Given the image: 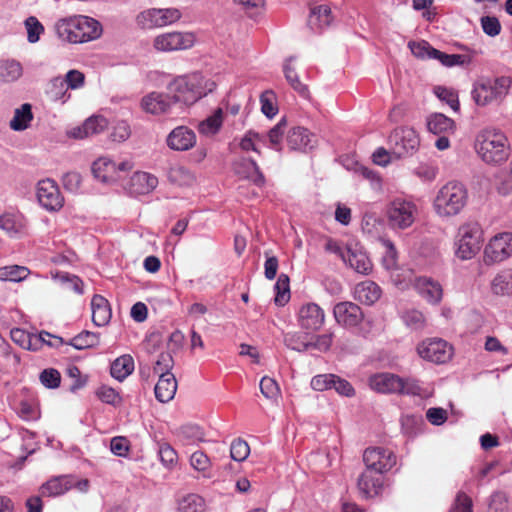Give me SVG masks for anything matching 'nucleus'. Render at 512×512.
<instances>
[{"label": "nucleus", "mask_w": 512, "mask_h": 512, "mask_svg": "<svg viewBox=\"0 0 512 512\" xmlns=\"http://www.w3.org/2000/svg\"><path fill=\"white\" fill-rule=\"evenodd\" d=\"M55 30L60 39L77 44L99 38L102 25L92 17L77 15L57 21Z\"/></svg>", "instance_id": "1"}, {"label": "nucleus", "mask_w": 512, "mask_h": 512, "mask_svg": "<svg viewBox=\"0 0 512 512\" xmlns=\"http://www.w3.org/2000/svg\"><path fill=\"white\" fill-rule=\"evenodd\" d=\"M476 151L488 164H499L509 157L508 139L503 132L496 129L483 130L476 139Z\"/></svg>", "instance_id": "2"}, {"label": "nucleus", "mask_w": 512, "mask_h": 512, "mask_svg": "<svg viewBox=\"0 0 512 512\" xmlns=\"http://www.w3.org/2000/svg\"><path fill=\"white\" fill-rule=\"evenodd\" d=\"M467 199L466 187L460 182L451 181L439 189L433 201V207L440 217H451L462 211Z\"/></svg>", "instance_id": "3"}, {"label": "nucleus", "mask_w": 512, "mask_h": 512, "mask_svg": "<svg viewBox=\"0 0 512 512\" xmlns=\"http://www.w3.org/2000/svg\"><path fill=\"white\" fill-rule=\"evenodd\" d=\"M511 86L509 77H480L473 84L471 96L477 106L485 107L494 102L500 103Z\"/></svg>", "instance_id": "4"}, {"label": "nucleus", "mask_w": 512, "mask_h": 512, "mask_svg": "<svg viewBox=\"0 0 512 512\" xmlns=\"http://www.w3.org/2000/svg\"><path fill=\"white\" fill-rule=\"evenodd\" d=\"M167 90L176 109L192 105L206 94L200 85V77L196 74L176 78L169 83Z\"/></svg>", "instance_id": "5"}, {"label": "nucleus", "mask_w": 512, "mask_h": 512, "mask_svg": "<svg viewBox=\"0 0 512 512\" xmlns=\"http://www.w3.org/2000/svg\"><path fill=\"white\" fill-rule=\"evenodd\" d=\"M418 214L417 205L409 199L397 197L387 206L388 225L393 230H405L415 221Z\"/></svg>", "instance_id": "6"}, {"label": "nucleus", "mask_w": 512, "mask_h": 512, "mask_svg": "<svg viewBox=\"0 0 512 512\" xmlns=\"http://www.w3.org/2000/svg\"><path fill=\"white\" fill-rule=\"evenodd\" d=\"M388 144L394 158L402 159L416 153L420 145V139L413 128L399 127L389 135Z\"/></svg>", "instance_id": "7"}, {"label": "nucleus", "mask_w": 512, "mask_h": 512, "mask_svg": "<svg viewBox=\"0 0 512 512\" xmlns=\"http://www.w3.org/2000/svg\"><path fill=\"white\" fill-rule=\"evenodd\" d=\"M482 229L478 223H466L458 230L456 256L462 260L473 258L481 248Z\"/></svg>", "instance_id": "8"}, {"label": "nucleus", "mask_w": 512, "mask_h": 512, "mask_svg": "<svg viewBox=\"0 0 512 512\" xmlns=\"http://www.w3.org/2000/svg\"><path fill=\"white\" fill-rule=\"evenodd\" d=\"M133 168L129 160L121 161L118 164L108 157H100L92 164L93 176L103 183H113L121 179Z\"/></svg>", "instance_id": "9"}, {"label": "nucleus", "mask_w": 512, "mask_h": 512, "mask_svg": "<svg viewBox=\"0 0 512 512\" xmlns=\"http://www.w3.org/2000/svg\"><path fill=\"white\" fill-rule=\"evenodd\" d=\"M182 13L177 8H151L137 15V24L143 29L160 28L177 22Z\"/></svg>", "instance_id": "10"}, {"label": "nucleus", "mask_w": 512, "mask_h": 512, "mask_svg": "<svg viewBox=\"0 0 512 512\" xmlns=\"http://www.w3.org/2000/svg\"><path fill=\"white\" fill-rule=\"evenodd\" d=\"M195 35L191 32L172 31L157 35L153 47L159 52H174L193 47Z\"/></svg>", "instance_id": "11"}, {"label": "nucleus", "mask_w": 512, "mask_h": 512, "mask_svg": "<svg viewBox=\"0 0 512 512\" xmlns=\"http://www.w3.org/2000/svg\"><path fill=\"white\" fill-rule=\"evenodd\" d=\"M366 470H372L375 474L382 475L396 464L395 454L383 447L367 448L363 454Z\"/></svg>", "instance_id": "12"}, {"label": "nucleus", "mask_w": 512, "mask_h": 512, "mask_svg": "<svg viewBox=\"0 0 512 512\" xmlns=\"http://www.w3.org/2000/svg\"><path fill=\"white\" fill-rule=\"evenodd\" d=\"M417 352L424 360L441 364L447 362L452 356V347L443 339L432 338L422 341Z\"/></svg>", "instance_id": "13"}, {"label": "nucleus", "mask_w": 512, "mask_h": 512, "mask_svg": "<svg viewBox=\"0 0 512 512\" xmlns=\"http://www.w3.org/2000/svg\"><path fill=\"white\" fill-rule=\"evenodd\" d=\"M36 196L39 204L47 211H58L63 206V197L54 180L44 179L39 181Z\"/></svg>", "instance_id": "14"}, {"label": "nucleus", "mask_w": 512, "mask_h": 512, "mask_svg": "<svg viewBox=\"0 0 512 512\" xmlns=\"http://www.w3.org/2000/svg\"><path fill=\"white\" fill-rule=\"evenodd\" d=\"M512 254V234L501 233L486 245L484 257L487 263L501 262Z\"/></svg>", "instance_id": "15"}, {"label": "nucleus", "mask_w": 512, "mask_h": 512, "mask_svg": "<svg viewBox=\"0 0 512 512\" xmlns=\"http://www.w3.org/2000/svg\"><path fill=\"white\" fill-rule=\"evenodd\" d=\"M197 136L188 126H177L166 137V145L173 151H188L196 144Z\"/></svg>", "instance_id": "16"}, {"label": "nucleus", "mask_w": 512, "mask_h": 512, "mask_svg": "<svg viewBox=\"0 0 512 512\" xmlns=\"http://www.w3.org/2000/svg\"><path fill=\"white\" fill-rule=\"evenodd\" d=\"M141 107L144 111L147 113H151L154 115L159 114H173L177 113L175 110H177L172 103V98L168 93H158V92H152L141 100Z\"/></svg>", "instance_id": "17"}, {"label": "nucleus", "mask_w": 512, "mask_h": 512, "mask_svg": "<svg viewBox=\"0 0 512 512\" xmlns=\"http://www.w3.org/2000/svg\"><path fill=\"white\" fill-rule=\"evenodd\" d=\"M333 314L336 322L345 327H355L363 320L361 308L353 302H339L334 306Z\"/></svg>", "instance_id": "18"}, {"label": "nucleus", "mask_w": 512, "mask_h": 512, "mask_svg": "<svg viewBox=\"0 0 512 512\" xmlns=\"http://www.w3.org/2000/svg\"><path fill=\"white\" fill-rule=\"evenodd\" d=\"M286 141L291 150L307 152L317 145L318 139L308 129L297 126L288 131Z\"/></svg>", "instance_id": "19"}, {"label": "nucleus", "mask_w": 512, "mask_h": 512, "mask_svg": "<svg viewBox=\"0 0 512 512\" xmlns=\"http://www.w3.org/2000/svg\"><path fill=\"white\" fill-rule=\"evenodd\" d=\"M325 315L320 306L315 303L303 305L298 313L299 325L306 330H318L324 323Z\"/></svg>", "instance_id": "20"}, {"label": "nucleus", "mask_w": 512, "mask_h": 512, "mask_svg": "<svg viewBox=\"0 0 512 512\" xmlns=\"http://www.w3.org/2000/svg\"><path fill=\"white\" fill-rule=\"evenodd\" d=\"M368 382L372 390L383 394L397 393L402 387V377L388 372L374 374Z\"/></svg>", "instance_id": "21"}, {"label": "nucleus", "mask_w": 512, "mask_h": 512, "mask_svg": "<svg viewBox=\"0 0 512 512\" xmlns=\"http://www.w3.org/2000/svg\"><path fill=\"white\" fill-rule=\"evenodd\" d=\"M10 336L12 341L21 348L30 351H37L42 347V343L45 341L44 336H51V334L47 331H41L36 335L21 328H13L10 331Z\"/></svg>", "instance_id": "22"}, {"label": "nucleus", "mask_w": 512, "mask_h": 512, "mask_svg": "<svg viewBox=\"0 0 512 512\" xmlns=\"http://www.w3.org/2000/svg\"><path fill=\"white\" fill-rule=\"evenodd\" d=\"M415 287L423 299L430 304H438L442 300L443 289L438 281L429 277L416 279Z\"/></svg>", "instance_id": "23"}, {"label": "nucleus", "mask_w": 512, "mask_h": 512, "mask_svg": "<svg viewBox=\"0 0 512 512\" xmlns=\"http://www.w3.org/2000/svg\"><path fill=\"white\" fill-rule=\"evenodd\" d=\"M158 185V178L150 173L138 171L135 172L129 183L130 193L135 195H145L153 191Z\"/></svg>", "instance_id": "24"}, {"label": "nucleus", "mask_w": 512, "mask_h": 512, "mask_svg": "<svg viewBox=\"0 0 512 512\" xmlns=\"http://www.w3.org/2000/svg\"><path fill=\"white\" fill-rule=\"evenodd\" d=\"M382 485V475L375 474L372 470H365L358 479V488L366 498L378 495Z\"/></svg>", "instance_id": "25"}, {"label": "nucleus", "mask_w": 512, "mask_h": 512, "mask_svg": "<svg viewBox=\"0 0 512 512\" xmlns=\"http://www.w3.org/2000/svg\"><path fill=\"white\" fill-rule=\"evenodd\" d=\"M177 390V381L173 373L160 375L155 385V397L159 402L167 403L172 400Z\"/></svg>", "instance_id": "26"}, {"label": "nucleus", "mask_w": 512, "mask_h": 512, "mask_svg": "<svg viewBox=\"0 0 512 512\" xmlns=\"http://www.w3.org/2000/svg\"><path fill=\"white\" fill-rule=\"evenodd\" d=\"M332 20L331 9L327 5H319L311 9L308 26L314 32H321L330 26Z\"/></svg>", "instance_id": "27"}, {"label": "nucleus", "mask_w": 512, "mask_h": 512, "mask_svg": "<svg viewBox=\"0 0 512 512\" xmlns=\"http://www.w3.org/2000/svg\"><path fill=\"white\" fill-rule=\"evenodd\" d=\"M381 288L371 280L363 281L355 287V298L366 305H373L381 296Z\"/></svg>", "instance_id": "28"}, {"label": "nucleus", "mask_w": 512, "mask_h": 512, "mask_svg": "<svg viewBox=\"0 0 512 512\" xmlns=\"http://www.w3.org/2000/svg\"><path fill=\"white\" fill-rule=\"evenodd\" d=\"M92 321L96 326H104L111 319V308L108 301L101 295H94L91 300Z\"/></svg>", "instance_id": "29"}, {"label": "nucleus", "mask_w": 512, "mask_h": 512, "mask_svg": "<svg viewBox=\"0 0 512 512\" xmlns=\"http://www.w3.org/2000/svg\"><path fill=\"white\" fill-rule=\"evenodd\" d=\"M427 128L435 135H450L455 130V122L442 113H433L427 118Z\"/></svg>", "instance_id": "30"}, {"label": "nucleus", "mask_w": 512, "mask_h": 512, "mask_svg": "<svg viewBox=\"0 0 512 512\" xmlns=\"http://www.w3.org/2000/svg\"><path fill=\"white\" fill-rule=\"evenodd\" d=\"M238 174L250 180L256 187L262 188L265 185V177L254 159H243L236 170Z\"/></svg>", "instance_id": "31"}, {"label": "nucleus", "mask_w": 512, "mask_h": 512, "mask_svg": "<svg viewBox=\"0 0 512 512\" xmlns=\"http://www.w3.org/2000/svg\"><path fill=\"white\" fill-rule=\"evenodd\" d=\"M134 371V360L130 355H122L115 359L110 367L113 378L123 381Z\"/></svg>", "instance_id": "32"}, {"label": "nucleus", "mask_w": 512, "mask_h": 512, "mask_svg": "<svg viewBox=\"0 0 512 512\" xmlns=\"http://www.w3.org/2000/svg\"><path fill=\"white\" fill-rule=\"evenodd\" d=\"M33 119L32 107L25 103L15 110L14 117L10 121V128L14 131H23Z\"/></svg>", "instance_id": "33"}, {"label": "nucleus", "mask_w": 512, "mask_h": 512, "mask_svg": "<svg viewBox=\"0 0 512 512\" xmlns=\"http://www.w3.org/2000/svg\"><path fill=\"white\" fill-rule=\"evenodd\" d=\"M491 291L496 296L512 294V274L508 271L498 273L491 282Z\"/></svg>", "instance_id": "34"}, {"label": "nucleus", "mask_w": 512, "mask_h": 512, "mask_svg": "<svg viewBox=\"0 0 512 512\" xmlns=\"http://www.w3.org/2000/svg\"><path fill=\"white\" fill-rule=\"evenodd\" d=\"M67 86L62 77H54L51 79L46 88V94L52 101H61L62 103L70 97L67 93Z\"/></svg>", "instance_id": "35"}, {"label": "nucleus", "mask_w": 512, "mask_h": 512, "mask_svg": "<svg viewBox=\"0 0 512 512\" xmlns=\"http://www.w3.org/2000/svg\"><path fill=\"white\" fill-rule=\"evenodd\" d=\"M347 262L351 268L360 274H368L372 269L371 261L363 252L348 249Z\"/></svg>", "instance_id": "36"}, {"label": "nucleus", "mask_w": 512, "mask_h": 512, "mask_svg": "<svg viewBox=\"0 0 512 512\" xmlns=\"http://www.w3.org/2000/svg\"><path fill=\"white\" fill-rule=\"evenodd\" d=\"M72 484L65 477L51 479L44 483L40 490L42 496H58L71 488Z\"/></svg>", "instance_id": "37"}, {"label": "nucleus", "mask_w": 512, "mask_h": 512, "mask_svg": "<svg viewBox=\"0 0 512 512\" xmlns=\"http://www.w3.org/2000/svg\"><path fill=\"white\" fill-rule=\"evenodd\" d=\"M223 123V110L217 108L212 115L201 121L198 125L199 132L204 135L216 134Z\"/></svg>", "instance_id": "38"}, {"label": "nucleus", "mask_w": 512, "mask_h": 512, "mask_svg": "<svg viewBox=\"0 0 512 512\" xmlns=\"http://www.w3.org/2000/svg\"><path fill=\"white\" fill-rule=\"evenodd\" d=\"M77 350L93 348L99 344V334L84 330L66 342Z\"/></svg>", "instance_id": "39"}, {"label": "nucleus", "mask_w": 512, "mask_h": 512, "mask_svg": "<svg viewBox=\"0 0 512 512\" xmlns=\"http://www.w3.org/2000/svg\"><path fill=\"white\" fill-rule=\"evenodd\" d=\"M168 179L178 186H190L194 183L195 177L192 172L184 166H174L168 171Z\"/></svg>", "instance_id": "40"}, {"label": "nucleus", "mask_w": 512, "mask_h": 512, "mask_svg": "<svg viewBox=\"0 0 512 512\" xmlns=\"http://www.w3.org/2000/svg\"><path fill=\"white\" fill-rule=\"evenodd\" d=\"M293 59L294 57L291 56L284 63L283 71L285 78L296 92L303 97H307L309 93L307 86L300 81L295 69L290 65Z\"/></svg>", "instance_id": "41"}, {"label": "nucleus", "mask_w": 512, "mask_h": 512, "mask_svg": "<svg viewBox=\"0 0 512 512\" xmlns=\"http://www.w3.org/2000/svg\"><path fill=\"white\" fill-rule=\"evenodd\" d=\"M179 512H204L205 501L198 494H187L178 503Z\"/></svg>", "instance_id": "42"}, {"label": "nucleus", "mask_w": 512, "mask_h": 512, "mask_svg": "<svg viewBox=\"0 0 512 512\" xmlns=\"http://www.w3.org/2000/svg\"><path fill=\"white\" fill-rule=\"evenodd\" d=\"M276 291L275 304L284 306L290 299V280L288 275L281 273L274 285Z\"/></svg>", "instance_id": "43"}, {"label": "nucleus", "mask_w": 512, "mask_h": 512, "mask_svg": "<svg viewBox=\"0 0 512 512\" xmlns=\"http://www.w3.org/2000/svg\"><path fill=\"white\" fill-rule=\"evenodd\" d=\"M22 75V66L16 60L0 61V78L4 82H13Z\"/></svg>", "instance_id": "44"}, {"label": "nucleus", "mask_w": 512, "mask_h": 512, "mask_svg": "<svg viewBox=\"0 0 512 512\" xmlns=\"http://www.w3.org/2000/svg\"><path fill=\"white\" fill-rule=\"evenodd\" d=\"M30 270L25 266L10 265L0 268V280L20 282L27 278Z\"/></svg>", "instance_id": "45"}, {"label": "nucleus", "mask_w": 512, "mask_h": 512, "mask_svg": "<svg viewBox=\"0 0 512 512\" xmlns=\"http://www.w3.org/2000/svg\"><path fill=\"white\" fill-rule=\"evenodd\" d=\"M432 57L446 67L463 66L470 63V58L466 55L446 54L437 49L432 50Z\"/></svg>", "instance_id": "46"}, {"label": "nucleus", "mask_w": 512, "mask_h": 512, "mask_svg": "<svg viewBox=\"0 0 512 512\" xmlns=\"http://www.w3.org/2000/svg\"><path fill=\"white\" fill-rule=\"evenodd\" d=\"M27 30V40L29 43H36L39 41L41 34L44 32V26L35 16H29L24 21Z\"/></svg>", "instance_id": "47"}, {"label": "nucleus", "mask_w": 512, "mask_h": 512, "mask_svg": "<svg viewBox=\"0 0 512 512\" xmlns=\"http://www.w3.org/2000/svg\"><path fill=\"white\" fill-rule=\"evenodd\" d=\"M96 396L103 402L112 406H119L122 398L112 387L102 385L96 390Z\"/></svg>", "instance_id": "48"}, {"label": "nucleus", "mask_w": 512, "mask_h": 512, "mask_svg": "<svg viewBox=\"0 0 512 512\" xmlns=\"http://www.w3.org/2000/svg\"><path fill=\"white\" fill-rule=\"evenodd\" d=\"M261 103V111L268 118H273L277 112L278 108L275 104V94L271 90H267L263 92L260 96Z\"/></svg>", "instance_id": "49"}, {"label": "nucleus", "mask_w": 512, "mask_h": 512, "mask_svg": "<svg viewBox=\"0 0 512 512\" xmlns=\"http://www.w3.org/2000/svg\"><path fill=\"white\" fill-rule=\"evenodd\" d=\"M250 453V447L246 441L241 438L232 441L230 446V456L237 462L244 461Z\"/></svg>", "instance_id": "50"}, {"label": "nucleus", "mask_w": 512, "mask_h": 512, "mask_svg": "<svg viewBox=\"0 0 512 512\" xmlns=\"http://www.w3.org/2000/svg\"><path fill=\"white\" fill-rule=\"evenodd\" d=\"M180 435L189 443L204 441L203 430L195 424H186L179 429Z\"/></svg>", "instance_id": "51"}, {"label": "nucleus", "mask_w": 512, "mask_h": 512, "mask_svg": "<svg viewBox=\"0 0 512 512\" xmlns=\"http://www.w3.org/2000/svg\"><path fill=\"white\" fill-rule=\"evenodd\" d=\"M0 229L9 236L16 237L22 232V225L16 221L13 215L4 214L0 216Z\"/></svg>", "instance_id": "52"}, {"label": "nucleus", "mask_w": 512, "mask_h": 512, "mask_svg": "<svg viewBox=\"0 0 512 512\" xmlns=\"http://www.w3.org/2000/svg\"><path fill=\"white\" fill-rule=\"evenodd\" d=\"M434 93L441 101L446 102L454 111L459 110L458 95L455 91L446 87L437 86L434 89Z\"/></svg>", "instance_id": "53"}, {"label": "nucleus", "mask_w": 512, "mask_h": 512, "mask_svg": "<svg viewBox=\"0 0 512 512\" xmlns=\"http://www.w3.org/2000/svg\"><path fill=\"white\" fill-rule=\"evenodd\" d=\"M83 124L84 129L86 130V134H88L89 137L91 135L99 134L102 132L108 126V121L103 116H92L88 118Z\"/></svg>", "instance_id": "54"}, {"label": "nucleus", "mask_w": 512, "mask_h": 512, "mask_svg": "<svg viewBox=\"0 0 512 512\" xmlns=\"http://www.w3.org/2000/svg\"><path fill=\"white\" fill-rule=\"evenodd\" d=\"M191 466L204 474L205 477H209L207 471L211 466L209 457L202 451H195L190 457Z\"/></svg>", "instance_id": "55"}, {"label": "nucleus", "mask_w": 512, "mask_h": 512, "mask_svg": "<svg viewBox=\"0 0 512 512\" xmlns=\"http://www.w3.org/2000/svg\"><path fill=\"white\" fill-rule=\"evenodd\" d=\"M40 382L49 389L58 388L61 382V375L54 368L44 369L39 376Z\"/></svg>", "instance_id": "56"}, {"label": "nucleus", "mask_w": 512, "mask_h": 512, "mask_svg": "<svg viewBox=\"0 0 512 512\" xmlns=\"http://www.w3.org/2000/svg\"><path fill=\"white\" fill-rule=\"evenodd\" d=\"M403 322L412 330H419L424 327L425 318L418 310H408L402 316Z\"/></svg>", "instance_id": "57"}, {"label": "nucleus", "mask_w": 512, "mask_h": 512, "mask_svg": "<svg viewBox=\"0 0 512 512\" xmlns=\"http://www.w3.org/2000/svg\"><path fill=\"white\" fill-rule=\"evenodd\" d=\"M412 54L421 59H433L432 50H436L433 48L427 41L415 42L411 41L408 44Z\"/></svg>", "instance_id": "58"}, {"label": "nucleus", "mask_w": 512, "mask_h": 512, "mask_svg": "<svg viewBox=\"0 0 512 512\" xmlns=\"http://www.w3.org/2000/svg\"><path fill=\"white\" fill-rule=\"evenodd\" d=\"M58 278L65 288L77 294H83V281L78 276L63 272L58 275Z\"/></svg>", "instance_id": "59"}, {"label": "nucleus", "mask_w": 512, "mask_h": 512, "mask_svg": "<svg viewBox=\"0 0 512 512\" xmlns=\"http://www.w3.org/2000/svg\"><path fill=\"white\" fill-rule=\"evenodd\" d=\"M174 365L173 357L170 353L162 352L158 356V359L154 365V373L164 375L165 373H171Z\"/></svg>", "instance_id": "60"}, {"label": "nucleus", "mask_w": 512, "mask_h": 512, "mask_svg": "<svg viewBox=\"0 0 512 512\" xmlns=\"http://www.w3.org/2000/svg\"><path fill=\"white\" fill-rule=\"evenodd\" d=\"M402 387L397 391V394H407L413 396H421L423 389L417 379L408 377L402 378Z\"/></svg>", "instance_id": "61"}, {"label": "nucleus", "mask_w": 512, "mask_h": 512, "mask_svg": "<svg viewBox=\"0 0 512 512\" xmlns=\"http://www.w3.org/2000/svg\"><path fill=\"white\" fill-rule=\"evenodd\" d=\"M261 393L268 399H275L280 394V388L277 382L268 376H264L260 381Z\"/></svg>", "instance_id": "62"}, {"label": "nucleus", "mask_w": 512, "mask_h": 512, "mask_svg": "<svg viewBox=\"0 0 512 512\" xmlns=\"http://www.w3.org/2000/svg\"><path fill=\"white\" fill-rule=\"evenodd\" d=\"M159 458L165 467H172L177 462V452L167 443L160 444Z\"/></svg>", "instance_id": "63"}, {"label": "nucleus", "mask_w": 512, "mask_h": 512, "mask_svg": "<svg viewBox=\"0 0 512 512\" xmlns=\"http://www.w3.org/2000/svg\"><path fill=\"white\" fill-rule=\"evenodd\" d=\"M483 32L490 36L495 37L501 32V24L494 16H482L480 19Z\"/></svg>", "instance_id": "64"}]
</instances>
